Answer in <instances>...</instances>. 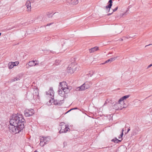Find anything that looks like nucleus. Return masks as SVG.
<instances>
[{
  "label": "nucleus",
  "mask_w": 152,
  "mask_h": 152,
  "mask_svg": "<svg viewBox=\"0 0 152 152\" xmlns=\"http://www.w3.org/2000/svg\"><path fill=\"white\" fill-rule=\"evenodd\" d=\"M98 50V47H96L94 48H92L91 49L89 50V52L90 53H93L95 51H97Z\"/></svg>",
  "instance_id": "nucleus-19"
},
{
  "label": "nucleus",
  "mask_w": 152,
  "mask_h": 152,
  "mask_svg": "<svg viewBox=\"0 0 152 152\" xmlns=\"http://www.w3.org/2000/svg\"><path fill=\"white\" fill-rule=\"evenodd\" d=\"M84 84L80 87H77L76 88V90L77 91H83L86 89Z\"/></svg>",
  "instance_id": "nucleus-14"
},
{
  "label": "nucleus",
  "mask_w": 152,
  "mask_h": 152,
  "mask_svg": "<svg viewBox=\"0 0 152 152\" xmlns=\"http://www.w3.org/2000/svg\"><path fill=\"white\" fill-rule=\"evenodd\" d=\"M77 107H75V108H72V109H71L70 110H69L68 111L67 113L69 112V111H70L71 110H75V109H77Z\"/></svg>",
  "instance_id": "nucleus-30"
},
{
  "label": "nucleus",
  "mask_w": 152,
  "mask_h": 152,
  "mask_svg": "<svg viewBox=\"0 0 152 152\" xmlns=\"http://www.w3.org/2000/svg\"><path fill=\"white\" fill-rule=\"evenodd\" d=\"M118 9V7H117L115 8L113 10V12L111 13H110L108 14H107V15L109 16L110 15H111L113 12H115Z\"/></svg>",
  "instance_id": "nucleus-24"
},
{
  "label": "nucleus",
  "mask_w": 152,
  "mask_h": 152,
  "mask_svg": "<svg viewBox=\"0 0 152 152\" xmlns=\"http://www.w3.org/2000/svg\"><path fill=\"white\" fill-rule=\"evenodd\" d=\"M63 103V100H61L60 101L59 100H56L54 101V104L56 105H61Z\"/></svg>",
  "instance_id": "nucleus-18"
},
{
  "label": "nucleus",
  "mask_w": 152,
  "mask_h": 152,
  "mask_svg": "<svg viewBox=\"0 0 152 152\" xmlns=\"http://www.w3.org/2000/svg\"><path fill=\"white\" fill-rule=\"evenodd\" d=\"M71 4L73 5L77 4L78 3V0H71Z\"/></svg>",
  "instance_id": "nucleus-22"
},
{
  "label": "nucleus",
  "mask_w": 152,
  "mask_h": 152,
  "mask_svg": "<svg viewBox=\"0 0 152 152\" xmlns=\"http://www.w3.org/2000/svg\"><path fill=\"white\" fill-rule=\"evenodd\" d=\"M46 93L48 97H50L52 99H53L54 93L52 88H50L49 90L48 91L46 92Z\"/></svg>",
  "instance_id": "nucleus-8"
},
{
  "label": "nucleus",
  "mask_w": 152,
  "mask_h": 152,
  "mask_svg": "<svg viewBox=\"0 0 152 152\" xmlns=\"http://www.w3.org/2000/svg\"><path fill=\"white\" fill-rule=\"evenodd\" d=\"M121 138V137H118V138H119V139H120V138Z\"/></svg>",
  "instance_id": "nucleus-38"
},
{
  "label": "nucleus",
  "mask_w": 152,
  "mask_h": 152,
  "mask_svg": "<svg viewBox=\"0 0 152 152\" xmlns=\"http://www.w3.org/2000/svg\"><path fill=\"white\" fill-rule=\"evenodd\" d=\"M128 10H126V12H125L124 13L121 14H120V16H121V17H122V16H123L126 13V12L128 11Z\"/></svg>",
  "instance_id": "nucleus-27"
},
{
  "label": "nucleus",
  "mask_w": 152,
  "mask_h": 152,
  "mask_svg": "<svg viewBox=\"0 0 152 152\" xmlns=\"http://www.w3.org/2000/svg\"><path fill=\"white\" fill-rule=\"evenodd\" d=\"M26 6L27 8V11L30 12L31 10V2L30 1H27L26 4Z\"/></svg>",
  "instance_id": "nucleus-11"
},
{
  "label": "nucleus",
  "mask_w": 152,
  "mask_h": 152,
  "mask_svg": "<svg viewBox=\"0 0 152 152\" xmlns=\"http://www.w3.org/2000/svg\"><path fill=\"white\" fill-rule=\"evenodd\" d=\"M24 113L25 116L26 117L31 116L34 113V110L32 109H26L25 110Z\"/></svg>",
  "instance_id": "nucleus-7"
},
{
  "label": "nucleus",
  "mask_w": 152,
  "mask_h": 152,
  "mask_svg": "<svg viewBox=\"0 0 152 152\" xmlns=\"http://www.w3.org/2000/svg\"><path fill=\"white\" fill-rule=\"evenodd\" d=\"M122 140V139L121 140L118 139L117 138H115L112 139L111 140L112 141H113L115 143H118L119 142L121 141Z\"/></svg>",
  "instance_id": "nucleus-21"
},
{
  "label": "nucleus",
  "mask_w": 152,
  "mask_h": 152,
  "mask_svg": "<svg viewBox=\"0 0 152 152\" xmlns=\"http://www.w3.org/2000/svg\"><path fill=\"white\" fill-rule=\"evenodd\" d=\"M52 24V23H49L47 24V26H49L50 25H51Z\"/></svg>",
  "instance_id": "nucleus-35"
},
{
  "label": "nucleus",
  "mask_w": 152,
  "mask_h": 152,
  "mask_svg": "<svg viewBox=\"0 0 152 152\" xmlns=\"http://www.w3.org/2000/svg\"><path fill=\"white\" fill-rule=\"evenodd\" d=\"M20 24L21 25H23V26H24L27 25L28 23L26 22H24L22 23V22H21Z\"/></svg>",
  "instance_id": "nucleus-25"
},
{
  "label": "nucleus",
  "mask_w": 152,
  "mask_h": 152,
  "mask_svg": "<svg viewBox=\"0 0 152 152\" xmlns=\"http://www.w3.org/2000/svg\"><path fill=\"white\" fill-rule=\"evenodd\" d=\"M123 131H124V129H123L122 130V133L120 135L121 137H122L123 136Z\"/></svg>",
  "instance_id": "nucleus-28"
},
{
  "label": "nucleus",
  "mask_w": 152,
  "mask_h": 152,
  "mask_svg": "<svg viewBox=\"0 0 152 152\" xmlns=\"http://www.w3.org/2000/svg\"><path fill=\"white\" fill-rule=\"evenodd\" d=\"M34 152H36V151H35Z\"/></svg>",
  "instance_id": "nucleus-40"
},
{
  "label": "nucleus",
  "mask_w": 152,
  "mask_h": 152,
  "mask_svg": "<svg viewBox=\"0 0 152 152\" xmlns=\"http://www.w3.org/2000/svg\"><path fill=\"white\" fill-rule=\"evenodd\" d=\"M130 129L129 128L128 129V130H127V132L126 133H128L130 131Z\"/></svg>",
  "instance_id": "nucleus-33"
},
{
  "label": "nucleus",
  "mask_w": 152,
  "mask_h": 152,
  "mask_svg": "<svg viewBox=\"0 0 152 152\" xmlns=\"http://www.w3.org/2000/svg\"><path fill=\"white\" fill-rule=\"evenodd\" d=\"M151 64V65H152V64Z\"/></svg>",
  "instance_id": "nucleus-41"
},
{
  "label": "nucleus",
  "mask_w": 152,
  "mask_h": 152,
  "mask_svg": "<svg viewBox=\"0 0 152 152\" xmlns=\"http://www.w3.org/2000/svg\"><path fill=\"white\" fill-rule=\"evenodd\" d=\"M22 117V115L20 114V132L24 127V123H25V120Z\"/></svg>",
  "instance_id": "nucleus-5"
},
{
  "label": "nucleus",
  "mask_w": 152,
  "mask_h": 152,
  "mask_svg": "<svg viewBox=\"0 0 152 152\" xmlns=\"http://www.w3.org/2000/svg\"><path fill=\"white\" fill-rule=\"evenodd\" d=\"M18 80V79L17 78H15V79H12V80H11V82H12L14 81H17Z\"/></svg>",
  "instance_id": "nucleus-26"
},
{
  "label": "nucleus",
  "mask_w": 152,
  "mask_h": 152,
  "mask_svg": "<svg viewBox=\"0 0 152 152\" xmlns=\"http://www.w3.org/2000/svg\"><path fill=\"white\" fill-rule=\"evenodd\" d=\"M118 57V56H116V57H112V58H111L108 59V60H107L104 63H102V64H104L105 63H108L109 62H112V61H114L115 60V59Z\"/></svg>",
  "instance_id": "nucleus-16"
},
{
  "label": "nucleus",
  "mask_w": 152,
  "mask_h": 152,
  "mask_svg": "<svg viewBox=\"0 0 152 152\" xmlns=\"http://www.w3.org/2000/svg\"><path fill=\"white\" fill-rule=\"evenodd\" d=\"M35 62H34L35 66L38 64H39L38 63H37V61H36Z\"/></svg>",
  "instance_id": "nucleus-32"
},
{
  "label": "nucleus",
  "mask_w": 152,
  "mask_h": 152,
  "mask_svg": "<svg viewBox=\"0 0 152 152\" xmlns=\"http://www.w3.org/2000/svg\"><path fill=\"white\" fill-rule=\"evenodd\" d=\"M93 72V73H92V74H91V75H90V77H91V76H92L93 75V74L94 73H93V72Z\"/></svg>",
  "instance_id": "nucleus-36"
},
{
  "label": "nucleus",
  "mask_w": 152,
  "mask_h": 152,
  "mask_svg": "<svg viewBox=\"0 0 152 152\" xmlns=\"http://www.w3.org/2000/svg\"><path fill=\"white\" fill-rule=\"evenodd\" d=\"M1 35V33H0V36Z\"/></svg>",
  "instance_id": "nucleus-37"
},
{
  "label": "nucleus",
  "mask_w": 152,
  "mask_h": 152,
  "mask_svg": "<svg viewBox=\"0 0 152 152\" xmlns=\"http://www.w3.org/2000/svg\"><path fill=\"white\" fill-rule=\"evenodd\" d=\"M64 147L67 145V142L66 141H64Z\"/></svg>",
  "instance_id": "nucleus-29"
},
{
  "label": "nucleus",
  "mask_w": 152,
  "mask_h": 152,
  "mask_svg": "<svg viewBox=\"0 0 152 152\" xmlns=\"http://www.w3.org/2000/svg\"><path fill=\"white\" fill-rule=\"evenodd\" d=\"M152 66V65L151 64L150 65H149V66H148L147 67V69H148L150 67H151V66Z\"/></svg>",
  "instance_id": "nucleus-31"
},
{
  "label": "nucleus",
  "mask_w": 152,
  "mask_h": 152,
  "mask_svg": "<svg viewBox=\"0 0 152 152\" xmlns=\"http://www.w3.org/2000/svg\"><path fill=\"white\" fill-rule=\"evenodd\" d=\"M35 61H30L28 63V64L30 66H35L34 62H35Z\"/></svg>",
  "instance_id": "nucleus-20"
},
{
  "label": "nucleus",
  "mask_w": 152,
  "mask_h": 152,
  "mask_svg": "<svg viewBox=\"0 0 152 152\" xmlns=\"http://www.w3.org/2000/svg\"><path fill=\"white\" fill-rule=\"evenodd\" d=\"M40 140V145L42 146H43L45 144L48 143V142L50 140V139L48 137H42L41 138Z\"/></svg>",
  "instance_id": "nucleus-6"
},
{
  "label": "nucleus",
  "mask_w": 152,
  "mask_h": 152,
  "mask_svg": "<svg viewBox=\"0 0 152 152\" xmlns=\"http://www.w3.org/2000/svg\"><path fill=\"white\" fill-rule=\"evenodd\" d=\"M9 129L10 132L16 134L19 133V117L13 115L10 118Z\"/></svg>",
  "instance_id": "nucleus-1"
},
{
  "label": "nucleus",
  "mask_w": 152,
  "mask_h": 152,
  "mask_svg": "<svg viewBox=\"0 0 152 152\" xmlns=\"http://www.w3.org/2000/svg\"><path fill=\"white\" fill-rule=\"evenodd\" d=\"M140 131V129L139 128L137 127L135 128L133 130L132 135H133L137 134L138 132Z\"/></svg>",
  "instance_id": "nucleus-17"
},
{
  "label": "nucleus",
  "mask_w": 152,
  "mask_h": 152,
  "mask_svg": "<svg viewBox=\"0 0 152 152\" xmlns=\"http://www.w3.org/2000/svg\"><path fill=\"white\" fill-rule=\"evenodd\" d=\"M19 63L18 61L10 62L8 64L9 68L10 69H11L14 66L18 65Z\"/></svg>",
  "instance_id": "nucleus-9"
},
{
  "label": "nucleus",
  "mask_w": 152,
  "mask_h": 152,
  "mask_svg": "<svg viewBox=\"0 0 152 152\" xmlns=\"http://www.w3.org/2000/svg\"><path fill=\"white\" fill-rule=\"evenodd\" d=\"M130 96V95H126V96H124L123 97H122V98H120L118 101V106H119V105H120V102H122L124 99H125L128 98Z\"/></svg>",
  "instance_id": "nucleus-13"
},
{
  "label": "nucleus",
  "mask_w": 152,
  "mask_h": 152,
  "mask_svg": "<svg viewBox=\"0 0 152 152\" xmlns=\"http://www.w3.org/2000/svg\"><path fill=\"white\" fill-rule=\"evenodd\" d=\"M59 84H60L61 87V88H62V90H63L65 94H67L69 93L72 88L71 86H68L66 85V83L65 82H60Z\"/></svg>",
  "instance_id": "nucleus-2"
},
{
  "label": "nucleus",
  "mask_w": 152,
  "mask_h": 152,
  "mask_svg": "<svg viewBox=\"0 0 152 152\" xmlns=\"http://www.w3.org/2000/svg\"><path fill=\"white\" fill-rule=\"evenodd\" d=\"M78 69L77 66L75 65L74 63H72L69 66L67 71L68 73L72 74Z\"/></svg>",
  "instance_id": "nucleus-3"
},
{
  "label": "nucleus",
  "mask_w": 152,
  "mask_h": 152,
  "mask_svg": "<svg viewBox=\"0 0 152 152\" xmlns=\"http://www.w3.org/2000/svg\"><path fill=\"white\" fill-rule=\"evenodd\" d=\"M61 87L60 84H59V90L58 91L59 94L61 96H63L65 93L63 90H62V88H61Z\"/></svg>",
  "instance_id": "nucleus-12"
},
{
  "label": "nucleus",
  "mask_w": 152,
  "mask_h": 152,
  "mask_svg": "<svg viewBox=\"0 0 152 152\" xmlns=\"http://www.w3.org/2000/svg\"><path fill=\"white\" fill-rule=\"evenodd\" d=\"M91 85L92 83L90 82H86L84 83V85H85V87L86 89L89 88Z\"/></svg>",
  "instance_id": "nucleus-15"
},
{
  "label": "nucleus",
  "mask_w": 152,
  "mask_h": 152,
  "mask_svg": "<svg viewBox=\"0 0 152 152\" xmlns=\"http://www.w3.org/2000/svg\"><path fill=\"white\" fill-rule=\"evenodd\" d=\"M48 17H50V16H49Z\"/></svg>",
  "instance_id": "nucleus-39"
},
{
  "label": "nucleus",
  "mask_w": 152,
  "mask_h": 152,
  "mask_svg": "<svg viewBox=\"0 0 152 152\" xmlns=\"http://www.w3.org/2000/svg\"><path fill=\"white\" fill-rule=\"evenodd\" d=\"M107 102L106 101L104 103V105H103V106H104V105H105L106 104H107Z\"/></svg>",
  "instance_id": "nucleus-34"
},
{
  "label": "nucleus",
  "mask_w": 152,
  "mask_h": 152,
  "mask_svg": "<svg viewBox=\"0 0 152 152\" xmlns=\"http://www.w3.org/2000/svg\"><path fill=\"white\" fill-rule=\"evenodd\" d=\"M60 126L61 128V130L59 132L60 133L66 132L68 131V129H69V128L65 124V123H60Z\"/></svg>",
  "instance_id": "nucleus-4"
},
{
  "label": "nucleus",
  "mask_w": 152,
  "mask_h": 152,
  "mask_svg": "<svg viewBox=\"0 0 152 152\" xmlns=\"http://www.w3.org/2000/svg\"><path fill=\"white\" fill-rule=\"evenodd\" d=\"M36 152H37L36 151Z\"/></svg>",
  "instance_id": "nucleus-42"
},
{
  "label": "nucleus",
  "mask_w": 152,
  "mask_h": 152,
  "mask_svg": "<svg viewBox=\"0 0 152 152\" xmlns=\"http://www.w3.org/2000/svg\"><path fill=\"white\" fill-rule=\"evenodd\" d=\"M34 92L33 93L34 95L38 96V92L37 89L35 88V89H34Z\"/></svg>",
  "instance_id": "nucleus-23"
},
{
  "label": "nucleus",
  "mask_w": 152,
  "mask_h": 152,
  "mask_svg": "<svg viewBox=\"0 0 152 152\" xmlns=\"http://www.w3.org/2000/svg\"><path fill=\"white\" fill-rule=\"evenodd\" d=\"M108 3L109 4L105 7L106 10L107 11V12H110V10L112 5V0H109L108 1Z\"/></svg>",
  "instance_id": "nucleus-10"
}]
</instances>
